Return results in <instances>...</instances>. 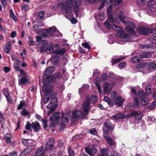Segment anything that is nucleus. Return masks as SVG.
<instances>
[{
  "label": "nucleus",
  "mask_w": 156,
  "mask_h": 156,
  "mask_svg": "<svg viewBox=\"0 0 156 156\" xmlns=\"http://www.w3.org/2000/svg\"><path fill=\"white\" fill-rule=\"evenodd\" d=\"M52 76L50 77H47V78L43 79V86L42 87V90L45 93L43 102L46 104L47 103L50 99V102L47 106V108L48 109L47 111V114L50 115L51 113L55 110L57 107L58 103L57 98L56 97L52 98V96L55 94L53 91V87L50 84L51 83L53 82V80H50L52 79Z\"/></svg>",
  "instance_id": "f257e3e1"
},
{
  "label": "nucleus",
  "mask_w": 156,
  "mask_h": 156,
  "mask_svg": "<svg viewBox=\"0 0 156 156\" xmlns=\"http://www.w3.org/2000/svg\"><path fill=\"white\" fill-rule=\"evenodd\" d=\"M86 101L84 102L83 105L82 111L75 110L73 113L70 111L67 112L64 115L62 114L63 115L62 118V121L64 122H68L72 115H73V119L84 117L87 114L88 111L90 108V100L87 97H86Z\"/></svg>",
  "instance_id": "f03ea898"
},
{
  "label": "nucleus",
  "mask_w": 156,
  "mask_h": 156,
  "mask_svg": "<svg viewBox=\"0 0 156 156\" xmlns=\"http://www.w3.org/2000/svg\"><path fill=\"white\" fill-rule=\"evenodd\" d=\"M80 5L81 2L79 0L77 1L69 0L65 4L62 3H59L58 6L61 8L62 12L66 15V18L69 20H75L71 14L73 9L76 14L78 8Z\"/></svg>",
  "instance_id": "7ed1b4c3"
},
{
  "label": "nucleus",
  "mask_w": 156,
  "mask_h": 156,
  "mask_svg": "<svg viewBox=\"0 0 156 156\" xmlns=\"http://www.w3.org/2000/svg\"><path fill=\"white\" fill-rule=\"evenodd\" d=\"M122 22L126 25L127 27L125 29L130 34H129L130 37L132 38L135 36V32L133 29L135 28V26L134 23L132 22L127 21V20H121Z\"/></svg>",
  "instance_id": "20e7f679"
},
{
  "label": "nucleus",
  "mask_w": 156,
  "mask_h": 156,
  "mask_svg": "<svg viewBox=\"0 0 156 156\" xmlns=\"http://www.w3.org/2000/svg\"><path fill=\"white\" fill-rule=\"evenodd\" d=\"M116 36L121 37V41H132L133 40L129 36V35L126 34L125 33L122 32H118L115 34Z\"/></svg>",
  "instance_id": "39448f33"
},
{
  "label": "nucleus",
  "mask_w": 156,
  "mask_h": 156,
  "mask_svg": "<svg viewBox=\"0 0 156 156\" xmlns=\"http://www.w3.org/2000/svg\"><path fill=\"white\" fill-rule=\"evenodd\" d=\"M138 98H139L142 105H146L149 102L148 100L146 97V94L141 90H140L139 91Z\"/></svg>",
  "instance_id": "423d86ee"
},
{
  "label": "nucleus",
  "mask_w": 156,
  "mask_h": 156,
  "mask_svg": "<svg viewBox=\"0 0 156 156\" xmlns=\"http://www.w3.org/2000/svg\"><path fill=\"white\" fill-rule=\"evenodd\" d=\"M97 146L95 144H92L85 148L86 152L90 155L93 156L95 154L97 151Z\"/></svg>",
  "instance_id": "0eeeda50"
},
{
  "label": "nucleus",
  "mask_w": 156,
  "mask_h": 156,
  "mask_svg": "<svg viewBox=\"0 0 156 156\" xmlns=\"http://www.w3.org/2000/svg\"><path fill=\"white\" fill-rule=\"evenodd\" d=\"M59 113V112L54 113L50 118L51 124L53 126H55L58 123Z\"/></svg>",
  "instance_id": "6e6552de"
},
{
  "label": "nucleus",
  "mask_w": 156,
  "mask_h": 156,
  "mask_svg": "<svg viewBox=\"0 0 156 156\" xmlns=\"http://www.w3.org/2000/svg\"><path fill=\"white\" fill-rule=\"evenodd\" d=\"M137 31L139 34L143 35H147L151 32L150 29L143 26L140 27L138 28Z\"/></svg>",
  "instance_id": "1a4fd4ad"
},
{
  "label": "nucleus",
  "mask_w": 156,
  "mask_h": 156,
  "mask_svg": "<svg viewBox=\"0 0 156 156\" xmlns=\"http://www.w3.org/2000/svg\"><path fill=\"white\" fill-rule=\"evenodd\" d=\"M60 47L58 44H53L52 43L48 44V51L51 53H55L57 54L58 50Z\"/></svg>",
  "instance_id": "9d476101"
},
{
  "label": "nucleus",
  "mask_w": 156,
  "mask_h": 156,
  "mask_svg": "<svg viewBox=\"0 0 156 156\" xmlns=\"http://www.w3.org/2000/svg\"><path fill=\"white\" fill-rule=\"evenodd\" d=\"M109 20H107L104 23L105 26L106 27L109 29H111L112 28L114 30L116 31H119L120 30V28L116 25L110 24Z\"/></svg>",
  "instance_id": "9b49d317"
},
{
  "label": "nucleus",
  "mask_w": 156,
  "mask_h": 156,
  "mask_svg": "<svg viewBox=\"0 0 156 156\" xmlns=\"http://www.w3.org/2000/svg\"><path fill=\"white\" fill-rule=\"evenodd\" d=\"M35 147L34 145H30L27 147L21 153L20 155V156H24L29 152H31L32 150Z\"/></svg>",
  "instance_id": "f8f14e48"
},
{
  "label": "nucleus",
  "mask_w": 156,
  "mask_h": 156,
  "mask_svg": "<svg viewBox=\"0 0 156 156\" xmlns=\"http://www.w3.org/2000/svg\"><path fill=\"white\" fill-rule=\"evenodd\" d=\"M54 140L53 138H50L47 141L46 146L45 148L47 150H50L54 146Z\"/></svg>",
  "instance_id": "ddd939ff"
},
{
  "label": "nucleus",
  "mask_w": 156,
  "mask_h": 156,
  "mask_svg": "<svg viewBox=\"0 0 156 156\" xmlns=\"http://www.w3.org/2000/svg\"><path fill=\"white\" fill-rule=\"evenodd\" d=\"M114 86L113 83L109 84L106 82L103 85L104 93L109 92Z\"/></svg>",
  "instance_id": "4468645a"
},
{
  "label": "nucleus",
  "mask_w": 156,
  "mask_h": 156,
  "mask_svg": "<svg viewBox=\"0 0 156 156\" xmlns=\"http://www.w3.org/2000/svg\"><path fill=\"white\" fill-rule=\"evenodd\" d=\"M42 46L40 47L39 51L41 52L48 50V42L46 41H43L42 42Z\"/></svg>",
  "instance_id": "2eb2a0df"
},
{
  "label": "nucleus",
  "mask_w": 156,
  "mask_h": 156,
  "mask_svg": "<svg viewBox=\"0 0 156 156\" xmlns=\"http://www.w3.org/2000/svg\"><path fill=\"white\" fill-rule=\"evenodd\" d=\"M156 68V63L153 62H148L147 65V69L148 71L146 73H148L150 72Z\"/></svg>",
  "instance_id": "dca6fc26"
},
{
  "label": "nucleus",
  "mask_w": 156,
  "mask_h": 156,
  "mask_svg": "<svg viewBox=\"0 0 156 156\" xmlns=\"http://www.w3.org/2000/svg\"><path fill=\"white\" fill-rule=\"evenodd\" d=\"M31 126L34 131L38 132L41 128V126L39 123L37 121L33 122L31 124Z\"/></svg>",
  "instance_id": "f3484780"
},
{
  "label": "nucleus",
  "mask_w": 156,
  "mask_h": 156,
  "mask_svg": "<svg viewBox=\"0 0 156 156\" xmlns=\"http://www.w3.org/2000/svg\"><path fill=\"white\" fill-rule=\"evenodd\" d=\"M105 138L108 141V144L112 147L114 148L116 147V142L115 140H112L109 136H106Z\"/></svg>",
  "instance_id": "a211bd4d"
},
{
  "label": "nucleus",
  "mask_w": 156,
  "mask_h": 156,
  "mask_svg": "<svg viewBox=\"0 0 156 156\" xmlns=\"http://www.w3.org/2000/svg\"><path fill=\"white\" fill-rule=\"evenodd\" d=\"M112 8V5H110L107 9L109 20H114L116 18L115 16L114 15V14L112 15L111 14Z\"/></svg>",
  "instance_id": "6ab92c4d"
},
{
  "label": "nucleus",
  "mask_w": 156,
  "mask_h": 156,
  "mask_svg": "<svg viewBox=\"0 0 156 156\" xmlns=\"http://www.w3.org/2000/svg\"><path fill=\"white\" fill-rule=\"evenodd\" d=\"M104 129L106 131H108L113 129V126L109 122H105L104 124Z\"/></svg>",
  "instance_id": "aec40b11"
},
{
  "label": "nucleus",
  "mask_w": 156,
  "mask_h": 156,
  "mask_svg": "<svg viewBox=\"0 0 156 156\" xmlns=\"http://www.w3.org/2000/svg\"><path fill=\"white\" fill-rule=\"evenodd\" d=\"M54 68L53 67L50 66L48 67L44 73V75L48 76L49 74H52L54 71Z\"/></svg>",
  "instance_id": "412c9836"
},
{
  "label": "nucleus",
  "mask_w": 156,
  "mask_h": 156,
  "mask_svg": "<svg viewBox=\"0 0 156 156\" xmlns=\"http://www.w3.org/2000/svg\"><path fill=\"white\" fill-rule=\"evenodd\" d=\"M114 101L116 105L120 106L122 105L124 100V99L122 100L121 97H118L114 99Z\"/></svg>",
  "instance_id": "4be33fe9"
},
{
  "label": "nucleus",
  "mask_w": 156,
  "mask_h": 156,
  "mask_svg": "<svg viewBox=\"0 0 156 156\" xmlns=\"http://www.w3.org/2000/svg\"><path fill=\"white\" fill-rule=\"evenodd\" d=\"M96 83L95 85L98 90L100 93L102 94V92L101 89V86L99 84V82H101V79L99 77H97L95 79Z\"/></svg>",
  "instance_id": "5701e85b"
},
{
  "label": "nucleus",
  "mask_w": 156,
  "mask_h": 156,
  "mask_svg": "<svg viewBox=\"0 0 156 156\" xmlns=\"http://www.w3.org/2000/svg\"><path fill=\"white\" fill-rule=\"evenodd\" d=\"M131 115L132 116H134L136 120H140L142 119L143 117L142 114L138 113L136 111L132 112L131 113Z\"/></svg>",
  "instance_id": "b1692460"
},
{
  "label": "nucleus",
  "mask_w": 156,
  "mask_h": 156,
  "mask_svg": "<svg viewBox=\"0 0 156 156\" xmlns=\"http://www.w3.org/2000/svg\"><path fill=\"white\" fill-rule=\"evenodd\" d=\"M152 53L151 52H143L137 54V56H139L141 58H147L151 56Z\"/></svg>",
  "instance_id": "393cba45"
},
{
  "label": "nucleus",
  "mask_w": 156,
  "mask_h": 156,
  "mask_svg": "<svg viewBox=\"0 0 156 156\" xmlns=\"http://www.w3.org/2000/svg\"><path fill=\"white\" fill-rule=\"evenodd\" d=\"M57 30L56 27L55 26H52L49 28L47 29L46 30L48 34L50 36H53V33L55 32Z\"/></svg>",
  "instance_id": "a878e982"
},
{
  "label": "nucleus",
  "mask_w": 156,
  "mask_h": 156,
  "mask_svg": "<svg viewBox=\"0 0 156 156\" xmlns=\"http://www.w3.org/2000/svg\"><path fill=\"white\" fill-rule=\"evenodd\" d=\"M12 48L11 44L8 43H6L5 44V46L4 47V51L7 53H9Z\"/></svg>",
  "instance_id": "bb28decb"
},
{
  "label": "nucleus",
  "mask_w": 156,
  "mask_h": 156,
  "mask_svg": "<svg viewBox=\"0 0 156 156\" xmlns=\"http://www.w3.org/2000/svg\"><path fill=\"white\" fill-rule=\"evenodd\" d=\"M124 117V115L120 113L116 114L111 117V118L114 120L120 119H123Z\"/></svg>",
  "instance_id": "cd10ccee"
},
{
  "label": "nucleus",
  "mask_w": 156,
  "mask_h": 156,
  "mask_svg": "<svg viewBox=\"0 0 156 156\" xmlns=\"http://www.w3.org/2000/svg\"><path fill=\"white\" fill-rule=\"evenodd\" d=\"M28 81L27 77H23L19 81V84L22 85L27 83Z\"/></svg>",
  "instance_id": "c85d7f7f"
},
{
  "label": "nucleus",
  "mask_w": 156,
  "mask_h": 156,
  "mask_svg": "<svg viewBox=\"0 0 156 156\" xmlns=\"http://www.w3.org/2000/svg\"><path fill=\"white\" fill-rule=\"evenodd\" d=\"M113 1V0H103V1L101 2V5L98 8V10H100L104 7L105 3H107V4H111Z\"/></svg>",
  "instance_id": "c756f323"
},
{
  "label": "nucleus",
  "mask_w": 156,
  "mask_h": 156,
  "mask_svg": "<svg viewBox=\"0 0 156 156\" xmlns=\"http://www.w3.org/2000/svg\"><path fill=\"white\" fill-rule=\"evenodd\" d=\"M30 112H29L27 109H24L21 112V115L23 116H28V118L30 117Z\"/></svg>",
  "instance_id": "7c9ffc66"
},
{
  "label": "nucleus",
  "mask_w": 156,
  "mask_h": 156,
  "mask_svg": "<svg viewBox=\"0 0 156 156\" xmlns=\"http://www.w3.org/2000/svg\"><path fill=\"white\" fill-rule=\"evenodd\" d=\"M26 105L25 101H21L18 105L17 109L18 110H20L25 108Z\"/></svg>",
  "instance_id": "2f4dec72"
},
{
  "label": "nucleus",
  "mask_w": 156,
  "mask_h": 156,
  "mask_svg": "<svg viewBox=\"0 0 156 156\" xmlns=\"http://www.w3.org/2000/svg\"><path fill=\"white\" fill-rule=\"evenodd\" d=\"M44 151L42 148L38 150L35 153V156H43L44 154Z\"/></svg>",
  "instance_id": "473e14b6"
},
{
  "label": "nucleus",
  "mask_w": 156,
  "mask_h": 156,
  "mask_svg": "<svg viewBox=\"0 0 156 156\" xmlns=\"http://www.w3.org/2000/svg\"><path fill=\"white\" fill-rule=\"evenodd\" d=\"M94 16L95 19L103 20L105 19L104 14L102 13L99 14H95Z\"/></svg>",
  "instance_id": "72a5a7b5"
},
{
  "label": "nucleus",
  "mask_w": 156,
  "mask_h": 156,
  "mask_svg": "<svg viewBox=\"0 0 156 156\" xmlns=\"http://www.w3.org/2000/svg\"><path fill=\"white\" fill-rule=\"evenodd\" d=\"M108 151L106 148H103L101 150V153L99 156H107Z\"/></svg>",
  "instance_id": "f704fd0d"
},
{
  "label": "nucleus",
  "mask_w": 156,
  "mask_h": 156,
  "mask_svg": "<svg viewBox=\"0 0 156 156\" xmlns=\"http://www.w3.org/2000/svg\"><path fill=\"white\" fill-rule=\"evenodd\" d=\"M4 138L8 143H9L11 142V135L8 133H7L4 136Z\"/></svg>",
  "instance_id": "c9c22d12"
},
{
  "label": "nucleus",
  "mask_w": 156,
  "mask_h": 156,
  "mask_svg": "<svg viewBox=\"0 0 156 156\" xmlns=\"http://www.w3.org/2000/svg\"><path fill=\"white\" fill-rule=\"evenodd\" d=\"M89 86L88 85H85L83 86V87L80 88L79 89V93L80 95H82L83 94L82 92L83 90H86L87 89H88Z\"/></svg>",
  "instance_id": "e433bc0d"
},
{
  "label": "nucleus",
  "mask_w": 156,
  "mask_h": 156,
  "mask_svg": "<svg viewBox=\"0 0 156 156\" xmlns=\"http://www.w3.org/2000/svg\"><path fill=\"white\" fill-rule=\"evenodd\" d=\"M148 64V63L146 62H143L140 63L139 64V68H144L146 67H147V65Z\"/></svg>",
  "instance_id": "4c0bfd02"
},
{
  "label": "nucleus",
  "mask_w": 156,
  "mask_h": 156,
  "mask_svg": "<svg viewBox=\"0 0 156 156\" xmlns=\"http://www.w3.org/2000/svg\"><path fill=\"white\" fill-rule=\"evenodd\" d=\"M136 56L133 57L131 60V61L133 63H136L138 62L140 60V58H139V56H137L136 55Z\"/></svg>",
  "instance_id": "58836bf2"
},
{
  "label": "nucleus",
  "mask_w": 156,
  "mask_h": 156,
  "mask_svg": "<svg viewBox=\"0 0 156 156\" xmlns=\"http://www.w3.org/2000/svg\"><path fill=\"white\" fill-rule=\"evenodd\" d=\"M124 58H119L113 61H112V65H113L115 64L118 63L119 62L122 61Z\"/></svg>",
  "instance_id": "ea45409f"
},
{
  "label": "nucleus",
  "mask_w": 156,
  "mask_h": 156,
  "mask_svg": "<svg viewBox=\"0 0 156 156\" xmlns=\"http://www.w3.org/2000/svg\"><path fill=\"white\" fill-rule=\"evenodd\" d=\"M138 98H135L134 99V103L133 104V106L135 107H139V102L138 101Z\"/></svg>",
  "instance_id": "a19ab883"
},
{
  "label": "nucleus",
  "mask_w": 156,
  "mask_h": 156,
  "mask_svg": "<svg viewBox=\"0 0 156 156\" xmlns=\"http://www.w3.org/2000/svg\"><path fill=\"white\" fill-rule=\"evenodd\" d=\"M89 133L93 135H96L97 134V132L96 131V129L95 128H93L89 129Z\"/></svg>",
  "instance_id": "79ce46f5"
},
{
  "label": "nucleus",
  "mask_w": 156,
  "mask_h": 156,
  "mask_svg": "<svg viewBox=\"0 0 156 156\" xmlns=\"http://www.w3.org/2000/svg\"><path fill=\"white\" fill-rule=\"evenodd\" d=\"M31 141L30 140L23 139L22 140L23 144L25 146H27L29 145V144L30 142Z\"/></svg>",
  "instance_id": "37998d69"
},
{
  "label": "nucleus",
  "mask_w": 156,
  "mask_h": 156,
  "mask_svg": "<svg viewBox=\"0 0 156 156\" xmlns=\"http://www.w3.org/2000/svg\"><path fill=\"white\" fill-rule=\"evenodd\" d=\"M155 4V2L154 0L150 1L148 2V6L149 8H151Z\"/></svg>",
  "instance_id": "c03bdc74"
},
{
  "label": "nucleus",
  "mask_w": 156,
  "mask_h": 156,
  "mask_svg": "<svg viewBox=\"0 0 156 156\" xmlns=\"http://www.w3.org/2000/svg\"><path fill=\"white\" fill-rule=\"evenodd\" d=\"M82 45L85 48H87L89 50H90L91 48L90 45L87 42L82 43Z\"/></svg>",
  "instance_id": "a18cd8bd"
},
{
  "label": "nucleus",
  "mask_w": 156,
  "mask_h": 156,
  "mask_svg": "<svg viewBox=\"0 0 156 156\" xmlns=\"http://www.w3.org/2000/svg\"><path fill=\"white\" fill-rule=\"evenodd\" d=\"M98 98L96 96L93 95L90 97V100L93 103L96 102L97 101Z\"/></svg>",
  "instance_id": "49530a36"
},
{
  "label": "nucleus",
  "mask_w": 156,
  "mask_h": 156,
  "mask_svg": "<svg viewBox=\"0 0 156 156\" xmlns=\"http://www.w3.org/2000/svg\"><path fill=\"white\" fill-rule=\"evenodd\" d=\"M39 18L40 19H43L44 17V11H40L38 14Z\"/></svg>",
  "instance_id": "de8ad7c7"
},
{
  "label": "nucleus",
  "mask_w": 156,
  "mask_h": 156,
  "mask_svg": "<svg viewBox=\"0 0 156 156\" xmlns=\"http://www.w3.org/2000/svg\"><path fill=\"white\" fill-rule=\"evenodd\" d=\"M101 78L103 81H105L107 78V74L105 73H104L101 76Z\"/></svg>",
  "instance_id": "09e8293b"
},
{
  "label": "nucleus",
  "mask_w": 156,
  "mask_h": 156,
  "mask_svg": "<svg viewBox=\"0 0 156 156\" xmlns=\"http://www.w3.org/2000/svg\"><path fill=\"white\" fill-rule=\"evenodd\" d=\"M126 64L125 62H122L119 63L118 66L119 67L121 68H123L126 66Z\"/></svg>",
  "instance_id": "8fccbe9b"
},
{
  "label": "nucleus",
  "mask_w": 156,
  "mask_h": 156,
  "mask_svg": "<svg viewBox=\"0 0 156 156\" xmlns=\"http://www.w3.org/2000/svg\"><path fill=\"white\" fill-rule=\"evenodd\" d=\"M66 50L65 49L62 48L60 50H58L57 54L58 55H61L66 52Z\"/></svg>",
  "instance_id": "3c124183"
},
{
  "label": "nucleus",
  "mask_w": 156,
  "mask_h": 156,
  "mask_svg": "<svg viewBox=\"0 0 156 156\" xmlns=\"http://www.w3.org/2000/svg\"><path fill=\"white\" fill-rule=\"evenodd\" d=\"M124 13L122 12H120L118 14V16L120 20H122L123 19H125V18L123 16Z\"/></svg>",
  "instance_id": "603ef678"
},
{
  "label": "nucleus",
  "mask_w": 156,
  "mask_h": 156,
  "mask_svg": "<svg viewBox=\"0 0 156 156\" xmlns=\"http://www.w3.org/2000/svg\"><path fill=\"white\" fill-rule=\"evenodd\" d=\"M149 40L153 43L156 44V36L150 37Z\"/></svg>",
  "instance_id": "864d4df0"
},
{
  "label": "nucleus",
  "mask_w": 156,
  "mask_h": 156,
  "mask_svg": "<svg viewBox=\"0 0 156 156\" xmlns=\"http://www.w3.org/2000/svg\"><path fill=\"white\" fill-rule=\"evenodd\" d=\"M21 75L23 76V77H27V74L24 71L23 69H21L20 71ZM20 75L18 76L19 77H20Z\"/></svg>",
  "instance_id": "5fc2aeb1"
},
{
  "label": "nucleus",
  "mask_w": 156,
  "mask_h": 156,
  "mask_svg": "<svg viewBox=\"0 0 156 156\" xmlns=\"http://www.w3.org/2000/svg\"><path fill=\"white\" fill-rule=\"evenodd\" d=\"M101 73L100 71L98 69H96L94 70L93 75L94 76H96L98 75H99Z\"/></svg>",
  "instance_id": "6e6d98bb"
},
{
  "label": "nucleus",
  "mask_w": 156,
  "mask_h": 156,
  "mask_svg": "<svg viewBox=\"0 0 156 156\" xmlns=\"http://www.w3.org/2000/svg\"><path fill=\"white\" fill-rule=\"evenodd\" d=\"M29 42L28 43L30 45H33L34 44V42L33 41V39L32 38L30 37H29Z\"/></svg>",
  "instance_id": "4d7b16f0"
},
{
  "label": "nucleus",
  "mask_w": 156,
  "mask_h": 156,
  "mask_svg": "<svg viewBox=\"0 0 156 156\" xmlns=\"http://www.w3.org/2000/svg\"><path fill=\"white\" fill-rule=\"evenodd\" d=\"M65 76H66V78H67L69 76L68 74H67V73H66V70L64 69L63 70V72L62 74V76L63 78L65 79Z\"/></svg>",
  "instance_id": "13d9d810"
},
{
  "label": "nucleus",
  "mask_w": 156,
  "mask_h": 156,
  "mask_svg": "<svg viewBox=\"0 0 156 156\" xmlns=\"http://www.w3.org/2000/svg\"><path fill=\"white\" fill-rule=\"evenodd\" d=\"M69 152L70 156H74V154L73 151L70 147H69Z\"/></svg>",
  "instance_id": "bf43d9fd"
},
{
  "label": "nucleus",
  "mask_w": 156,
  "mask_h": 156,
  "mask_svg": "<svg viewBox=\"0 0 156 156\" xmlns=\"http://www.w3.org/2000/svg\"><path fill=\"white\" fill-rule=\"evenodd\" d=\"M29 9V6L27 5L23 4L22 5L21 9L22 10H26Z\"/></svg>",
  "instance_id": "052dcab7"
},
{
  "label": "nucleus",
  "mask_w": 156,
  "mask_h": 156,
  "mask_svg": "<svg viewBox=\"0 0 156 156\" xmlns=\"http://www.w3.org/2000/svg\"><path fill=\"white\" fill-rule=\"evenodd\" d=\"M10 15V16L12 17V18L13 19L15 20V18L16 16L15 15H14L12 10V9H10L9 12Z\"/></svg>",
  "instance_id": "680f3d73"
},
{
  "label": "nucleus",
  "mask_w": 156,
  "mask_h": 156,
  "mask_svg": "<svg viewBox=\"0 0 156 156\" xmlns=\"http://www.w3.org/2000/svg\"><path fill=\"white\" fill-rule=\"evenodd\" d=\"M18 153L16 151H13L11 152L9 154L11 156H16L17 155Z\"/></svg>",
  "instance_id": "e2e57ef3"
},
{
  "label": "nucleus",
  "mask_w": 156,
  "mask_h": 156,
  "mask_svg": "<svg viewBox=\"0 0 156 156\" xmlns=\"http://www.w3.org/2000/svg\"><path fill=\"white\" fill-rule=\"evenodd\" d=\"M16 36V33L15 31H13L10 34V37L12 38H13Z\"/></svg>",
  "instance_id": "0e129e2a"
},
{
  "label": "nucleus",
  "mask_w": 156,
  "mask_h": 156,
  "mask_svg": "<svg viewBox=\"0 0 156 156\" xmlns=\"http://www.w3.org/2000/svg\"><path fill=\"white\" fill-rule=\"evenodd\" d=\"M31 124L28 122L27 124L26 125L25 127L26 129L27 130H29L30 128Z\"/></svg>",
  "instance_id": "69168bd1"
},
{
  "label": "nucleus",
  "mask_w": 156,
  "mask_h": 156,
  "mask_svg": "<svg viewBox=\"0 0 156 156\" xmlns=\"http://www.w3.org/2000/svg\"><path fill=\"white\" fill-rule=\"evenodd\" d=\"M18 65H16V64H14L13 67L15 69L16 71H20V70L21 69H20L19 66H18Z\"/></svg>",
  "instance_id": "338daca9"
},
{
  "label": "nucleus",
  "mask_w": 156,
  "mask_h": 156,
  "mask_svg": "<svg viewBox=\"0 0 156 156\" xmlns=\"http://www.w3.org/2000/svg\"><path fill=\"white\" fill-rule=\"evenodd\" d=\"M42 123L44 126V128L45 129L47 127V122L46 120L45 119H43Z\"/></svg>",
  "instance_id": "774afa93"
}]
</instances>
